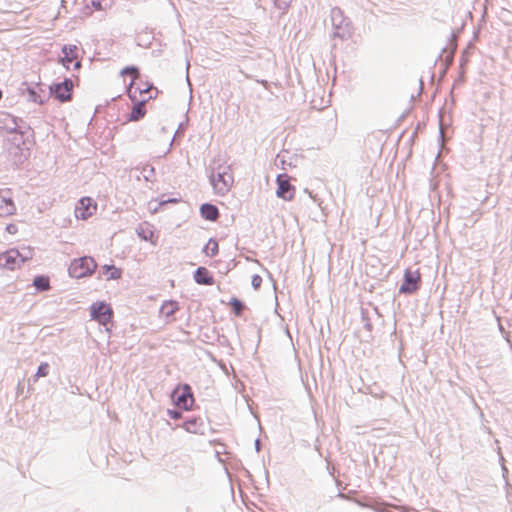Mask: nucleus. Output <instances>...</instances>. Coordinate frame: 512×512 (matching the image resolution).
Instances as JSON below:
<instances>
[{
  "label": "nucleus",
  "mask_w": 512,
  "mask_h": 512,
  "mask_svg": "<svg viewBox=\"0 0 512 512\" xmlns=\"http://www.w3.org/2000/svg\"><path fill=\"white\" fill-rule=\"evenodd\" d=\"M234 182L233 174L228 167H224L216 174L211 176V184L215 192L219 195H225L231 189Z\"/></svg>",
  "instance_id": "obj_2"
},
{
  "label": "nucleus",
  "mask_w": 512,
  "mask_h": 512,
  "mask_svg": "<svg viewBox=\"0 0 512 512\" xmlns=\"http://www.w3.org/2000/svg\"><path fill=\"white\" fill-rule=\"evenodd\" d=\"M229 305L233 311V313L236 315V316H240L243 309H244V305L243 303L237 299V298H231L230 302H229Z\"/></svg>",
  "instance_id": "obj_21"
},
{
  "label": "nucleus",
  "mask_w": 512,
  "mask_h": 512,
  "mask_svg": "<svg viewBox=\"0 0 512 512\" xmlns=\"http://www.w3.org/2000/svg\"><path fill=\"white\" fill-rule=\"evenodd\" d=\"M97 210V203L90 197H82L75 207V216L77 219L87 220L94 215Z\"/></svg>",
  "instance_id": "obj_8"
},
{
  "label": "nucleus",
  "mask_w": 512,
  "mask_h": 512,
  "mask_svg": "<svg viewBox=\"0 0 512 512\" xmlns=\"http://www.w3.org/2000/svg\"><path fill=\"white\" fill-rule=\"evenodd\" d=\"M102 273L106 280H118L122 276V270L114 265L102 266Z\"/></svg>",
  "instance_id": "obj_15"
},
{
  "label": "nucleus",
  "mask_w": 512,
  "mask_h": 512,
  "mask_svg": "<svg viewBox=\"0 0 512 512\" xmlns=\"http://www.w3.org/2000/svg\"><path fill=\"white\" fill-rule=\"evenodd\" d=\"M97 268L94 258L89 256L74 259L69 266V274L74 278L91 276Z\"/></svg>",
  "instance_id": "obj_1"
},
{
  "label": "nucleus",
  "mask_w": 512,
  "mask_h": 512,
  "mask_svg": "<svg viewBox=\"0 0 512 512\" xmlns=\"http://www.w3.org/2000/svg\"><path fill=\"white\" fill-rule=\"evenodd\" d=\"M203 252L208 257H215L219 252V245L215 239H209L206 243Z\"/></svg>",
  "instance_id": "obj_18"
},
{
  "label": "nucleus",
  "mask_w": 512,
  "mask_h": 512,
  "mask_svg": "<svg viewBox=\"0 0 512 512\" xmlns=\"http://www.w3.org/2000/svg\"><path fill=\"white\" fill-rule=\"evenodd\" d=\"M16 213V205L9 190H0V216L7 217Z\"/></svg>",
  "instance_id": "obj_11"
},
{
  "label": "nucleus",
  "mask_w": 512,
  "mask_h": 512,
  "mask_svg": "<svg viewBox=\"0 0 512 512\" xmlns=\"http://www.w3.org/2000/svg\"><path fill=\"white\" fill-rule=\"evenodd\" d=\"M201 216L209 221H216L219 217L218 208L212 204H203L200 208Z\"/></svg>",
  "instance_id": "obj_14"
},
{
  "label": "nucleus",
  "mask_w": 512,
  "mask_h": 512,
  "mask_svg": "<svg viewBox=\"0 0 512 512\" xmlns=\"http://www.w3.org/2000/svg\"><path fill=\"white\" fill-rule=\"evenodd\" d=\"M91 318L103 326L111 323L113 318V310L111 306L105 302H95L90 307Z\"/></svg>",
  "instance_id": "obj_5"
},
{
  "label": "nucleus",
  "mask_w": 512,
  "mask_h": 512,
  "mask_svg": "<svg viewBox=\"0 0 512 512\" xmlns=\"http://www.w3.org/2000/svg\"><path fill=\"white\" fill-rule=\"evenodd\" d=\"M49 373V364L48 363H42L35 374V378H41L47 376Z\"/></svg>",
  "instance_id": "obj_23"
},
{
  "label": "nucleus",
  "mask_w": 512,
  "mask_h": 512,
  "mask_svg": "<svg viewBox=\"0 0 512 512\" xmlns=\"http://www.w3.org/2000/svg\"><path fill=\"white\" fill-rule=\"evenodd\" d=\"M6 231L9 234L14 235L18 233V226L15 223H10L6 226Z\"/></svg>",
  "instance_id": "obj_25"
},
{
  "label": "nucleus",
  "mask_w": 512,
  "mask_h": 512,
  "mask_svg": "<svg viewBox=\"0 0 512 512\" xmlns=\"http://www.w3.org/2000/svg\"><path fill=\"white\" fill-rule=\"evenodd\" d=\"M276 196L284 201H292L295 197L296 188L291 184V177L286 174H279L276 178Z\"/></svg>",
  "instance_id": "obj_4"
},
{
  "label": "nucleus",
  "mask_w": 512,
  "mask_h": 512,
  "mask_svg": "<svg viewBox=\"0 0 512 512\" xmlns=\"http://www.w3.org/2000/svg\"><path fill=\"white\" fill-rule=\"evenodd\" d=\"M32 257V251L28 250V255H22L16 249H10L0 254V267L8 270L20 268L22 264Z\"/></svg>",
  "instance_id": "obj_3"
},
{
  "label": "nucleus",
  "mask_w": 512,
  "mask_h": 512,
  "mask_svg": "<svg viewBox=\"0 0 512 512\" xmlns=\"http://www.w3.org/2000/svg\"><path fill=\"white\" fill-rule=\"evenodd\" d=\"M62 54L61 63L66 69L70 70L71 68H80L81 64L78 60V48L75 45H65L62 48Z\"/></svg>",
  "instance_id": "obj_10"
},
{
  "label": "nucleus",
  "mask_w": 512,
  "mask_h": 512,
  "mask_svg": "<svg viewBox=\"0 0 512 512\" xmlns=\"http://www.w3.org/2000/svg\"><path fill=\"white\" fill-rule=\"evenodd\" d=\"M144 102L145 100H142L133 108L130 115V120L137 121L145 115Z\"/></svg>",
  "instance_id": "obj_20"
},
{
  "label": "nucleus",
  "mask_w": 512,
  "mask_h": 512,
  "mask_svg": "<svg viewBox=\"0 0 512 512\" xmlns=\"http://www.w3.org/2000/svg\"><path fill=\"white\" fill-rule=\"evenodd\" d=\"M33 285L40 291H47L50 289V280L47 276H37L33 281Z\"/></svg>",
  "instance_id": "obj_19"
},
{
  "label": "nucleus",
  "mask_w": 512,
  "mask_h": 512,
  "mask_svg": "<svg viewBox=\"0 0 512 512\" xmlns=\"http://www.w3.org/2000/svg\"><path fill=\"white\" fill-rule=\"evenodd\" d=\"M168 414H169V416L172 419H179V418H181V414L179 412L175 411V410H169Z\"/></svg>",
  "instance_id": "obj_27"
},
{
  "label": "nucleus",
  "mask_w": 512,
  "mask_h": 512,
  "mask_svg": "<svg viewBox=\"0 0 512 512\" xmlns=\"http://www.w3.org/2000/svg\"><path fill=\"white\" fill-rule=\"evenodd\" d=\"M130 86H131V87H130V92H131L133 89H136V88L134 87V82H132V83L130 84Z\"/></svg>",
  "instance_id": "obj_28"
},
{
  "label": "nucleus",
  "mask_w": 512,
  "mask_h": 512,
  "mask_svg": "<svg viewBox=\"0 0 512 512\" xmlns=\"http://www.w3.org/2000/svg\"><path fill=\"white\" fill-rule=\"evenodd\" d=\"M122 75H129L133 80L137 79L139 76L138 69L136 67H126L121 72Z\"/></svg>",
  "instance_id": "obj_24"
},
{
  "label": "nucleus",
  "mask_w": 512,
  "mask_h": 512,
  "mask_svg": "<svg viewBox=\"0 0 512 512\" xmlns=\"http://www.w3.org/2000/svg\"><path fill=\"white\" fill-rule=\"evenodd\" d=\"M172 398L179 409L189 410L194 404V397L188 385L177 387L172 394Z\"/></svg>",
  "instance_id": "obj_6"
},
{
  "label": "nucleus",
  "mask_w": 512,
  "mask_h": 512,
  "mask_svg": "<svg viewBox=\"0 0 512 512\" xmlns=\"http://www.w3.org/2000/svg\"><path fill=\"white\" fill-rule=\"evenodd\" d=\"M194 279L198 284L204 285H212L214 284V279L210 274L209 270L205 267H199L194 275Z\"/></svg>",
  "instance_id": "obj_13"
},
{
  "label": "nucleus",
  "mask_w": 512,
  "mask_h": 512,
  "mask_svg": "<svg viewBox=\"0 0 512 512\" xmlns=\"http://www.w3.org/2000/svg\"><path fill=\"white\" fill-rule=\"evenodd\" d=\"M179 310V304L177 301H166L162 304L160 312L165 317L172 316L176 311Z\"/></svg>",
  "instance_id": "obj_16"
},
{
  "label": "nucleus",
  "mask_w": 512,
  "mask_h": 512,
  "mask_svg": "<svg viewBox=\"0 0 512 512\" xmlns=\"http://www.w3.org/2000/svg\"><path fill=\"white\" fill-rule=\"evenodd\" d=\"M262 283V278L259 276V275H254L252 277V285L254 286V288H259L260 285Z\"/></svg>",
  "instance_id": "obj_26"
},
{
  "label": "nucleus",
  "mask_w": 512,
  "mask_h": 512,
  "mask_svg": "<svg viewBox=\"0 0 512 512\" xmlns=\"http://www.w3.org/2000/svg\"><path fill=\"white\" fill-rule=\"evenodd\" d=\"M183 427L190 433H198L203 428V423L200 418H193L186 421Z\"/></svg>",
  "instance_id": "obj_17"
},
{
  "label": "nucleus",
  "mask_w": 512,
  "mask_h": 512,
  "mask_svg": "<svg viewBox=\"0 0 512 512\" xmlns=\"http://www.w3.org/2000/svg\"><path fill=\"white\" fill-rule=\"evenodd\" d=\"M421 282V274L419 270L412 271L410 269L405 270L404 281L400 286V293L410 294L414 293L419 289Z\"/></svg>",
  "instance_id": "obj_7"
},
{
  "label": "nucleus",
  "mask_w": 512,
  "mask_h": 512,
  "mask_svg": "<svg viewBox=\"0 0 512 512\" xmlns=\"http://www.w3.org/2000/svg\"><path fill=\"white\" fill-rule=\"evenodd\" d=\"M91 2L98 10H106L111 6V0H92Z\"/></svg>",
  "instance_id": "obj_22"
},
{
  "label": "nucleus",
  "mask_w": 512,
  "mask_h": 512,
  "mask_svg": "<svg viewBox=\"0 0 512 512\" xmlns=\"http://www.w3.org/2000/svg\"><path fill=\"white\" fill-rule=\"evenodd\" d=\"M137 235L144 241H148L153 245L158 242V234L155 231L154 226L149 222H143L139 224L136 229Z\"/></svg>",
  "instance_id": "obj_12"
},
{
  "label": "nucleus",
  "mask_w": 512,
  "mask_h": 512,
  "mask_svg": "<svg viewBox=\"0 0 512 512\" xmlns=\"http://www.w3.org/2000/svg\"><path fill=\"white\" fill-rule=\"evenodd\" d=\"M51 94L60 102L70 101L72 98L73 82L65 79L61 83H56L50 87Z\"/></svg>",
  "instance_id": "obj_9"
}]
</instances>
